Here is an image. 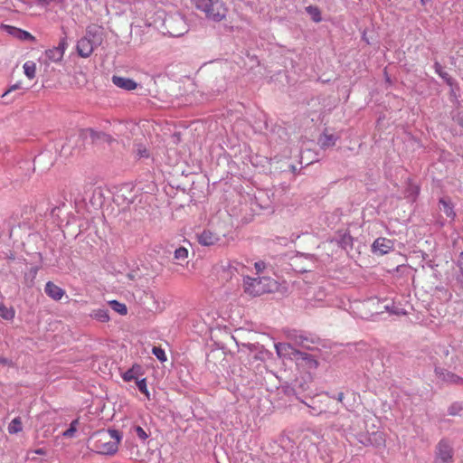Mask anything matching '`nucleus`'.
<instances>
[{
	"instance_id": "nucleus-21",
	"label": "nucleus",
	"mask_w": 463,
	"mask_h": 463,
	"mask_svg": "<svg viewBox=\"0 0 463 463\" xmlns=\"http://www.w3.org/2000/svg\"><path fill=\"white\" fill-rule=\"evenodd\" d=\"M23 430L22 420L19 417L12 420L8 425V432L10 434H16Z\"/></svg>"
},
{
	"instance_id": "nucleus-9",
	"label": "nucleus",
	"mask_w": 463,
	"mask_h": 463,
	"mask_svg": "<svg viewBox=\"0 0 463 463\" xmlns=\"http://www.w3.org/2000/svg\"><path fill=\"white\" fill-rule=\"evenodd\" d=\"M372 248L373 252L383 255L393 248V242L386 238H378L373 241Z\"/></svg>"
},
{
	"instance_id": "nucleus-26",
	"label": "nucleus",
	"mask_w": 463,
	"mask_h": 463,
	"mask_svg": "<svg viewBox=\"0 0 463 463\" xmlns=\"http://www.w3.org/2000/svg\"><path fill=\"white\" fill-rule=\"evenodd\" d=\"M130 432L137 436L141 440L145 441L148 438L146 431L140 426L134 425L130 429Z\"/></svg>"
},
{
	"instance_id": "nucleus-6",
	"label": "nucleus",
	"mask_w": 463,
	"mask_h": 463,
	"mask_svg": "<svg viewBox=\"0 0 463 463\" xmlns=\"http://www.w3.org/2000/svg\"><path fill=\"white\" fill-rule=\"evenodd\" d=\"M437 459L442 463H453L452 446L447 439H441L436 447Z\"/></svg>"
},
{
	"instance_id": "nucleus-15",
	"label": "nucleus",
	"mask_w": 463,
	"mask_h": 463,
	"mask_svg": "<svg viewBox=\"0 0 463 463\" xmlns=\"http://www.w3.org/2000/svg\"><path fill=\"white\" fill-rule=\"evenodd\" d=\"M336 140L337 137L335 135L324 132L320 136L318 143L322 148H327L330 146H334L336 143Z\"/></svg>"
},
{
	"instance_id": "nucleus-8",
	"label": "nucleus",
	"mask_w": 463,
	"mask_h": 463,
	"mask_svg": "<svg viewBox=\"0 0 463 463\" xmlns=\"http://www.w3.org/2000/svg\"><path fill=\"white\" fill-rule=\"evenodd\" d=\"M221 240V235L211 229H204L197 234V241L203 246H213Z\"/></svg>"
},
{
	"instance_id": "nucleus-19",
	"label": "nucleus",
	"mask_w": 463,
	"mask_h": 463,
	"mask_svg": "<svg viewBox=\"0 0 463 463\" xmlns=\"http://www.w3.org/2000/svg\"><path fill=\"white\" fill-rule=\"evenodd\" d=\"M23 68H24V72L25 76L29 80H33V79L35 78V75H36V64H35L34 61H28L24 62Z\"/></svg>"
},
{
	"instance_id": "nucleus-39",
	"label": "nucleus",
	"mask_w": 463,
	"mask_h": 463,
	"mask_svg": "<svg viewBox=\"0 0 463 463\" xmlns=\"http://www.w3.org/2000/svg\"><path fill=\"white\" fill-rule=\"evenodd\" d=\"M457 384L463 386V378L462 377H460V376L458 377V382L457 383Z\"/></svg>"
},
{
	"instance_id": "nucleus-37",
	"label": "nucleus",
	"mask_w": 463,
	"mask_h": 463,
	"mask_svg": "<svg viewBox=\"0 0 463 463\" xmlns=\"http://www.w3.org/2000/svg\"><path fill=\"white\" fill-rule=\"evenodd\" d=\"M0 364L2 365H11L12 363L9 359L0 356Z\"/></svg>"
},
{
	"instance_id": "nucleus-7",
	"label": "nucleus",
	"mask_w": 463,
	"mask_h": 463,
	"mask_svg": "<svg viewBox=\"0 0 463 463\" xmlns=\"http://www.w3.org/2000/svg\"><path fill=\"white\" fill-rule=\"evenodd\" d=\"M68 46L65 38L61 39L58 46L52 47L45 51V56L50 62H59L62 60L65 50Z\"/></svg>"
},
{
	"instance_id": "nucleus-10",
	"label": "nucleus",
	"mask_w": 463,
	"mask_h": 463,
	"mask_svg": "<svg viewBox=\"0 0 463 463\" xmlns=\"http://www.w3.org/2000/svg\"><path fill=\"white\" fill-rule=\"evenodd\" d=\"M94 50V44L90 39L83 37L78 41L77 52L83 58L89 57Z\"/></svg>"
},
{
	"instance_id": "nucleus-29",
	"label": "nucleus",
	"mask_w": 463,
	"mask_h": 463,
	"mask_svg": "<svg viewBox=\"0 0 463 463\" xmlns=\"http://www.w3.org/2000/svg\"><path fill=\"white\" fill-rule=\"evenodd\" d=\"M152 354L161 362H165L166 360L165 353L161 347L154 346Z\"/></svg>"
},
{
	"instance_id": "nucleus-35",
	"label": "nucleus",
	"mask_w": 463,
	"mask_h": 463,
	"mask_svg": "<svg viewBox=\"0 0 463 463\" xmlns=\"http://www.w3.org/2000/svg\"><path fill=\"white\" fill-rule=\"evenodd\" d=\"M255 269L258 272H261L265 269V263L262 261L256 262Z\"/></svg>"
},
{
	"instance_id": "nucleus-1",
	"label": "nucleus",
	"mask_w": 463,
	"mask_h": 463,
	"mask_svg": "<svg viewBox=\"0 0 463 463\" xmlns=\"http://www.w3.org/2000/svg\"><path fill=\"white\" fill-rule=\"evenodd\" d=\"M279 356H290L297 365L308 372L314 371L318 366L317 360L310 354L295 349L289 344H278L275 345Z\"/></svg>"
},
{
	"instance_id": "nucleus-23",
	"label": "nucleus",
	"mask_w": 463,
	"mask_h": 463,
	"mask_svg": "<svg viewBox=\"0 0 463 463\" xmlns=\"http://www.w3.org/2000/svg\"><path fill=\"white\" fill-rule=\"evenodd\" d=\"M26 463H51V460L48 458H41L39 456H35L33 452H26L25 456Z\"/></svg>"
},
{
	"instance_id": "nucleus-33",
	"label": "nucleus",
	"mask_w": 463,
	"mask_h": 463,
	"mask_svg": "<svg viewBox=\"0 0 463 463\" xmlns=\"http://www.w3.org/2000/svg\"><path fill=\"white\" fill-rule=\"evenodd\" d=\"M460 410H461L460 406H458L457 404H453L452 406L449 407V415H457Z\"/></svg>"
},
{
	"instance_id": "nucleus-2",
	"label": "nucleus",
	"mask_w": 463,
	"mask_h": 463,
	"mask_svg": "<svg viewBox=\"0 0 463 463\" xmlns=\"http://www.w3.org/2000/svg\"><path fill=\"white\" fill-rule=\"evenodd\" d=\"M191 3L208 20L215 23L224 21L229 13V8L222 0H191Z\"/></svg>"
},
{
	"instance_id": "nucleus-17",
	"label": "nucleus",
	"mask_w": 463,
	"mask_h": 463,
	"mask_svg": "<svg viewBox=\"0 0 463 463\" xmlns=\"http://www.w3.org/2000/svg\"><path fill=\"white\" fill-rule=\"evenodd\" d=\"M15 310L10 307H6L3 302H0V317L7 321H11L14 318Z\"/></svg>"
},
{
	"instance_id": "nucleus-12",
	"label": "nucleus",
	"mask_w": 463,
	"mask_h": 463,
	"mask_svg": "<svg viewBox=\"0 0 463 463\" xmlns=\"http://www.w3.org/2000/svg\"><path fill=\"white\" fill-rule=\"evenodd\" d=\"M112 82L117 87L126 90H133L137 88V84L135 80L129 78L121 77V76H113Z\"/></svg>"
},
{
	"instance_id": "nucleus-14",
	"label": "nucleus",
	"mask_w": 463,
	"mask_h": 463,
	"mask_svg": "<svg viewBox=\"0 0 463 463\" xmlns=\"http://www.w3.org/2000/svg\"><path fill=\"white\" fill-rule=\"evenodd\" d=\"M440 210L444 212L446 216L448 218H450L451 220H454L456 217V213L454 211V206L452 203L449 200H447L445 198H441L439 202Z\"/></svg>"
},
{
	"instance_id": "nucleus-13",
	"label": "nucleus",
	"mask_w": 463,
	"mask_h": 463,
	"mask_svg": "<svg viewBox=\"0 0 463 463\" xmlns=\"http://www.w3.org/2000/svg\"><path fill=\"white\" fill-rule=\"evenodd\" d=\"M144 374V370L140 364H135L130 369L122 373V379L125 382H130L132 380H138V377Z\"/></svg>"
},
{
	"instance_id": "nucleus-24",
	"label": "nucleus",
	"mask_w": 463,
	"mask_h": 463,
	"mask_svg": "<svg viewBox=\"0 0 463 463\" xmlns=\"http://www.w3.org/2000/svg\"><path fill=\"white\" fill-rule=\"evenodd\" d=\"M306 11L314 22L318 23L322 20L321 12L317 6L309 5L306 7Z\"/></svg>"
},
{
	"instance_id": "nucleus-4",
	"label": "nucleus",
	"mask_w": 463,
	"mask_h": 463,
	"mask_svg": "<svg viewBox=\"0 0 463 463\" xmlns=\"http://www.w3.org/2000/svg\"><path fill=\"white\" fill-rule=\"evenodd\" d=\"M271 280L269 278H250L244 279V292L251 297L260 296L269 292V283Z\"/></svg>"
},
{
	"instance_id": "nucleus-38",
	"label": "nucleus",
	"mask_w": 463,
	"mask_h": 463,
	"mask_svg": "<svg viewBox=\"0 0 463 463\" xmlns=\"http://www.w3.org/2000/svg\"><path fill=\"white\" fill-rule=\"evenodd\" d=\"M343 399H344V393L340 392V393L338 394V398H337V400H338L339 402H342V401H343Z\"/></svg>"
},
{
	"instance_id": "nucleus-16",
	"label": "nucleus",
	"mask_w": 463,
	"mask_h": 463,
	"mask_svg": "<svg viewBox=\"0 0 463 463\" xmlns=\"http://www.w3.org/2000/svg\"><path fill=\"white\" fill-rule=\"evenodd\" d=\"M436 373L442 381L448 383L457 384L458 382L459 376L451 372L444 371L442 369H436Z\"/></svg>"
},
{
	"instance_id": "nucleus-22",
	"label": "nucleus",
	"mask_w": 463,
	"mask_h": 463,
	"mask_svg": "<svg viewBox=\"0 0 463 463\" xmlns=\"http://www.w3.org/2000/svg\"><path fill=\"white\" fill-rule=\"evenodd\" d=\"M109 304L115 312L122 316L127 315L128 307L124 303H120L117 300H111Z\"/></svg>"
},
{
	"instance_id": "nucleus-32",
	"label": "nucleus",
	"mask_w": 463,
	"mask_h": 463,
	"mask_svg": "<svg viewBox=\"0 0 463 463\" xmlns=\"http://www.w3.org/2000/svg\"><path fill=\"white\" fill-rule=\"evenodd\" d=\"M19 37L22 39V40H30V41H33L34 40V37L28 32L26 31H22L20 30L19 31Z\"/></svg>"
},
{
	"instance_id": "nucleus-41",
	"label": "nucleus",
	"mask_w": 463,
	"mask_h": 463,
	"mask_svg": "<svg viewBox=\"0 0 463 463\" xmlns=\"http://www.w3.org/2000/svg\"><path fill=\"white\" fill-rule=\"evenodd\" d=\"M459 124L463 127V117L459 119Z\"/></svg>"
},
{
	"instance_id": "nucleus-25",
	"label": "nucleus",
	"mask_w": 463,
	"mask_h": 463,
	"mask_svg": "<svg viewBox=\"0 0 463 463\" xmlns=\"http://www.w3.org/2000/svg\"><path fill=\"white\" fill-rule=\"evenodd\" d=\"M189 255V251L185 247H179L174 252V258L178 261H184Z\"/></svg>"
},
{
	"instance_id": "nucleus-5",
	"label": "nucleus",
	"mask_w": 463,
	"mask_h": 463,
	"mask_svg": "<svg viewBox=\"0 0 463 463\" xmlns=\"http://www.w3.org/2000/svg\"><path fill=\"white\" fill-rule=\"evenodd\" d=\"M165 28L167 33L174 37H179L184 35L188 32V26L184 19V17L180 15L173 16L167 18L165 21Z\"/></svg>"
},
{
	"instance_id": "nucleus-40",
	"label": "nucleus",
	"mask_w": 463,
	"mask_h": 463,
	"mask_svg": "<svg viewBox=\"0 0 463 463\" xmlns=\"http://www.w3.org/2000/svg\"><path fill=\"white\" fill-rule=\"evenodd\" d=\"M428 1H429V0H420V4H421L422 5H426V4H427V2H428Z\"/></svg>"
},
{
	"instance_id": "nucleus-27",
	"label": "nucleus",
	"mask_w": 463,
	"mask_h": 463,
	"mask_svg": "<svg viewBox=\"0 0 463 463\" xmlns=\"http://www.w3.org/2000/svg\"><path fill=\"white\" fill-rule=\"evenodd\" d=\"M78 424H79V420H74L71 421V425H70V428L68 430H66L64 432H63V436L66 437V438H71L74 436L75 432L77 431V427H78Z\"/></svg>"
},
{
	"instance_id": "nucleus-18",
	"label": "nucleus",
	"mask_w": 463,
	"mask_h": 463,
	"mask_svg": "<svg viewBox=\"0 0 463 463\" xmlns=\"http://www.w3.org/2000/svg\"><path fill=\"white\" fill-rule=\"evenodd\" d=\"M90 317L102 323H107L110 319L109 311L102 308L93 310L90 314Z\"/></svg>"
},
{
	"instance_id": "nucleus-36",
	"label": "nucleus",
	"mask_w": 463,
	"mask_h": 463,
	"mask_svg": "<svg viewBox=\"0 0 463 463\" xmlns=\"http://www.w3.org/2000/svg\"><path fill=\"white\" fill-rule=\"evenodd\" d=\"M137 154H138V156H139L140 157H144V156H146H146H148L147 151H146V149L145 147H143V148H141V147H140V148H138V149H137Z\"/></svg>"
},
{
	"instance_id": "nucleus-30",
	"label": "nucleus",
	"mask_w": 463,
	"mask_h": 463,
	"mask_svg": "<svg viewBox=\"0 0 463 463\" xmlns=\"http://www.w3.org/2000/svg\"><path fill=\"white\" fill-rule=\"evenodd\" d=\"M28 452H33V455L47 458L48 457V449L45 448H39L35 449H29Z\"/></svg>"
},
{
	"instance_id": "nucleus-31",
	"label": "nucleus",
	"mask_w": 463,
	"mask_h": 463,
	"mask_svg": "<svg viewBox=\"0 0 463 463\" xmlns=\"http://www.w3.org/2000/svg\"><path fill=\"white\" fill-rule=\"evenodd\" d=\"M23 89V84L22 82H16L15 84H13L12 86H10V88L5 91L4 92V94L2 95V98H5V96H7L9 93L14 91V90H21Z\"/></svg>"
},
{
	"instance_id": "nucleus-20",
	"label": "nucleus",
	"mask_w": 463,
	"mask_h": 463,
	"mask_svg": "<svg viewBox=\"0 0 463 463\" xmlns=\"http://www.w3.org/2000/svg\"><path fill=\"white\" fill-rule=\"evenodd\" d=\"M434 68H435V71L436 73L440 77L442 78L446 83L449 86H452L453 84V80L452 78L449 75V73L447 71H445L442 68V66L439 63V62H436L434 64Z\"/></svg>"
},
{
	"instance_id": "nucleus-28",
	"label": "nucleus",
	"mask_w": 463,
	"mask_h": 463,
	"mask_svg": "<svg viewBox=\"0 0 463 463\" xmlns=\"http://www.w3.org/2000/svg\"><path fill=\"white\" fill-rule=\"evenodd\" d=\"M137 386L138 388V390L144 393L148 399H149V392L147 390V386H146V378H143V379H138L137 382Z\"/></svg>"
},
{
	"instance_id": "nucleus-3",
	"label": "nucleus",
	"mask_w": 463,
	"mask_h": 463,
	"mask_svg": "<svg viewBox=\"0 0 463 463\" xmlns=\"http://www.w3.org/2000/svg\"><path fill=\"white\" fill-rule=\"evenodd\" d=\"M95 439L94 449L98 453L112 455L118 451L121 436L118 430H109L97 433Z\"/></svg>"
},
{
	"instance_id": "nucleus-11",
	"label": "nucleus",
	"mask_w": 463,
	"mask_h": 463,
	"mask_svg": "<svg viewBox=\"0 0 463 463\" xmlns=\"http://www.w3.org/2000/svg\"><path fill=\"white\" fill-rule=\"evenodd\" d=\"M44 290L48 297L56 301L61 300L65 295V290L52 281L46 283Z\"/></svg>"
},
{
	"instance_id": "nucleus-34",
	"label": "nucleus",
	"mask_w": 463,
	"mask_h": 463,
	"mask_svg": "<svg viewBox=\"0 0 463 463\" xmlns=\"http://www.w3.org/2000/svg\"><path fill=\"white\" fill-rule=\"evenodd\" d=\"M37 1L43 5L62 4L64 2V0H37Z\"/></svg>"
}]
</instances>
